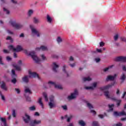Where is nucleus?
<instances>
[{
    "instance_id": "f257e3e1",
    "label": "nucleus",
    "mask_w": 126,
    "mask_h": 126,
    "mask_svg": "<svg viewBox=\"0 0 126 126\" xmlns=\"http://www.w3.org/2000/svg\"><path fill=\"white\" fill-rule=\"evenodd\" d=\"M29 74L30 76H24L22 78V81L25 83H28L29 82V77L30 78H38L40 79V77L38 74L36 73L35 72H33L31 70L29 71Z\"/></svg>"
},
{
    "instance_id": "f03ea898",
    "label": "nucleus",
    "mask_w": 126,
    "mask_h": 126,
    "mask_svg": "<svg viewBox=\"0 0 126 126\" xmlns=\"http://www.w3.org/2000/svg\"><path fill=\"white\" fill-rule=\"evenodd\" d=\"M30 27L31 29L32 36V37H35V36H36V37H38V38L41 37V35H42V33H41V32L37 30V29H36L34 26L32 25H31Z\"/></svg>"
},
{
    "instance_id": "7ed1b4c3",
    "label": "nucleus",
    "mask_w": 126,
    "mask_h": 126,
    "mask_svg": "<svg viewBox=\"0 0 126 126\" xmlns=\"http://www.w3.org/2000/svg\"><path fill=\"white\" fill-rule=\"evenodd\" d=\"M10 25H12L13 27H14L17 30H19L20 29H22L24 27V25L21 24H17L16 23V21L15 20H11L9 22Z\"/></svg>"
},
{
    "instance_id": "20e7f679",
    "label": "nucleus",
    "mask_w": 126,
    "mask_h": 126,
    "mask_svg": "<svg viewBox=\"0 0 126 126\" xmlns=\"http://www.w3.org/2000/svg\"><path fill=\"white\" fill-rule=\"evenodd\" d=\"M49 106L50 109H53V108H56L57 107V103H56V100H55V96L51 95L49 98Z\"/></svg>"
},
{
    "instance_id": "39448f33",
    "label": "nucleus",
    "mask_w": 126,
    "mask_h": 126,
    "mask_svg": "<svg viewBox=\"0 0 126 126\" xmlns=\"http://www.w3.org/2000/svg\"><path fill=\"white\" fill-rule=\"evenodd\" d=\"M8 48L10 51H12V52H20L23 50V48H22V46L20 45H18L16 47V48H14L13 45H9L8 47Z\"/></svg>"
},
{
    "instance_id": "423d86ee",
    "label": "nucleus",
    "mask_w": 126,
    "mask_h": 126,
    "mask_svg": "<svg viewBox=\"0 0 126 126\" xmlns=\"http://www.w3.org/2000/svg\"><path fill=\"white\" fill-rule=\"evenodd\" d=\"M104 95L106 98L108 99H110L112 101H118L117 98L112 95V94H110V92L108 91L104 92Z\"/></svg>"
},
{
    "instance_id": "0eeeda50",
    "label": "nucleus",
    "mask_w": 126,
    "mask_h": 126,
    "mask_svg": "<svg viewBox=\"0 0 126 126\" xmlns=\"http://www.w3.org/2000/svg\"><path fill=\"white\" fill-rule=\"evenodd\" d=\"M78 96V91L75 89L74 92L71 93V94L68 96L67 98L68 100H73V99H75Z\"/></svg>"
},
{
    "instance_id": "6e6552de",
    "label": "nucleus",
    "mask_w": 126,
    "mask_h": 126,
    "mask_svg": "<svg viewBox=\"0 0 126 126\" xmlns=\"http://www.w3.org/2000/svg\"><path fill=\"white\" fill-rule=\"evenodd\" d=\"M48 85L50 86H54L56 89H63V86L61 85L57 84L56 82L50 81L48 82Z\"/></svg>"
},
{
    "instance_id": "1a4fd4ad",
    "label": "nucleus",
    "mask_w": 126,
    "mask_h": 126,
    "mask_svg": "<svg viewBox=\"0 0 126 126\" xmlns=\"http://www.w3.org/2000/svg\"><path fill=\"white\" fill-rule=\"evenodd\" d=\"M97 85H98V82H96L92 84V86H85L84 88L86 90H94V89L97 87Z\"/></svg>"
},
{
    "instance_id": "9d476101",
    "label": "nucleus",
    "mask_w": 126,
    "mask_h": 126,
    "mask_svg": "<svg viewBox=\"0 0 126 126\" xmlns=\"http://www.w3.org/2000/svg\"><path fill=\"white\" fill-rule=\"evenodd\" d=\"M116 82H114L112 83L111 84H109L105 86L100 88V90H102V91H105V90H108L110 89V88H112V87H113V86H114Z\"/></svg>"
},
{
    "instance_id": "9b49d317",
    "label": "nucleus",
    "mask_w": 126,
    "mask_h": 126,
    "mask_svg": "<svg viewBox=\"0 0 126 126\" xmlns=\"http://www.w3.org/2000/svg\"><path fill=\"white\" fill-rule=\"evenodd\" d=\"M18 65L16 64V63H13L12 66H13V67L16 68L17 70H21V68L20 67V65H21V64H22V61L21 60L19 61L18 62Z\"/></svg>"
},
{
    "instance_id": "f8f14e48",
    "label": "nucleus",
    "mask_w": 126,
    "mask_h": 126,
    "mask_svg": "<svg viewBox=\"0 0 126 126\" xmlns=\"http://www.w3.org/2000/svg\"><path fill=\"white\" fill-rule=\"evenodd\" d=\"M24 53L27 56H30L32 59L36 56V53H35L34 51H28L27 50H24Z\"/></svg>"
},
{
    "instance_id": "ddd939ff",
    "label": "nucleus",
    "mask_w": 126,
    "mask_h": 126,
    "mask_svg": "<svg viewBox=\"0 0 126 126\" xmlns=\"http://www.w3.org/2000/svg\"><path fill=\"white\" fill-rule=\"evenodd\" d=\"M23 120L26 124H28L30 122L31 118L29 115H28L27 113H25V116L23 117Z\"/></svg>"
},
{
    "instance_id": "4468645a",
    "label": "nucleus",
    "mask_w": 126,
    "mask_h": 126,
    "mask_svg": "<svg viewBox=\"0 0 126 126\" xmlns=\"http://www.w3.org/2000/svg\"><path fill=\"white\" fill-rule=\"evenodd\" d=\"M114 116L115 117H121V116H125L126 117V113L125 111H123L121 112L115 111L114 112Z\"/></svg>"
},
{
    "instance_id": "2eb2a0df",
    "label": "nucleus",
    "mask_w": 126,
    "mask_h": 126,
    "mask_svg": "<svg viewBox=\"0 0 126 126\" xmlns=\"http://www.w3.org/2000/svg\"><path fill=\"white\" fill-rule=\"evenodd\" d=\"M66 67H67V66H66V65H63L62 70L63 71V73L64 74V76H65L66 77H69V74H68V72H67L66 70Z\"/></svg>"
},
{
    "instance_id": "dca6fc26",
    "label": "nucleus",
    "mask_w": 126,
    "mask_h": 126,
    "mask_svg": "<svg viewBox=\"0 0 126 126\" xmlns=\"http://www.w3.org/2000/svg\"><path fill=\"white\" fill-rule=\"evenodd\" d=\"M118 76V75L117 74H114V75H108L107 76V78H106L105 80L106 81H113V80H115V79L116 77Z\"/></svg>"
},
{
    "instance_id": "f3484780",
    "label": "nucleus",
    "mask_w": 126,
    "mask_h": 126,
    "mask_svg": "<svg viewBox=\"0 0 126 126\" xmlns=\"http://www.w3.org/2000/svg\"><path fill=\"white\" fill-rule=\"evenodd\" d=\"M0 88L1 89H3V90H4L5 91H7V87H6V84H5V82H4L3 81H0Z\"/></svg>"
},
{
    "instance_id": "a211bd4d",
    "label": "nucleus",
    "mask_w": 126,
    "mask_h": 126,
    "mask_svg": "<svg viewBox=\"0 0 126 126\" xmlns=\"http://www.w3.org/2000/svg\"><path fill=\"white\" fill-rule=\"evenodd\" d=\"M12 77L13 79L11 80V82L15 84L16 83V79L14 77H16V75L15 74V71L13 69L12 70Z\"/></svg>"
},
{
    "instance_id": "6ab92c4d",
    "label": "nucleus",
    "mask_w": 126,
    "mask_h": 126,
    "mask_svg": "<svg viewBox=\"0 0 126 126\" xmlns=\"http://www.w3.org/2000/svg\"><path fill=\"white\" fill-rule=\"evenodd\" d=\"M52 67L53 70L55 72H57V69L60 67V64H59V63H58V62H54L52 64Z\"/></svg>"
},
{
    "instance_id": "aec40b11",
    "label": "nucleus",
    "mask_w": 126,
    "mask_h": 126,
    "mask_svg": "<svg viewBox=\"0 0 126 126\" xmlns=\"http://www.w3.org/2000/svg\"><path fill=\"white\" fill-rule=\"evenodd\" d=\"M30 123L35 126L37 125H41L42 123V121L40 120L35 119L32 121Z\"/></svg>"
},
{
    "instance_id": "412c9836",
    "label": "nucleus",
    "mask_w": 126,
    "mask_h": 126,
    "mask_svg": "<svg viewBox=\"0 0 126 126\" xmlns=\"http://www.w3.org/2000/svg\"><path fill=\"white\" fill-rule=\"evenodd\" d=\"M116 62H126V57L120 56L115 58Z\"/></svg>"
},
{
    "instance_id": "4be33fe9",
    "label": "nucleus",
    "mask_w": 126,
    "mask_h": 126,
    "mask_svg": "<svg viewBox=\"0 0 126 126\" xmlns=\"http://www.w3.org/2000/svg\"><path fill=\"white\" fill-rule=\"evenodd\" d=\"M35 50L36 51H48V47L46 46L42 45L40 47H37Z\"/></svg>"
},
{
    "instance_id": "5701e85b",
    "label": "nucleus",
    "mask_w": 126,
    "mask_h": 126,
    "mask_svg": "<svg viewBox=\"0 0 126 126\" xmlns=\"http://www.w3.org/2000/svg\"><path fill=\"white\" fill-rule=\"evenodd\" d=\"M0 121L1 122V126H7L5 118L0 117Z\"/></svg>"
},
{
    "instance_id": "b1692460",
    "label": "nucleus",
    "mask_w": 126,
    "mask_h": 126,
    "mask_svg": "<svg viewBox=\"0 0 126 126\" xmlns=\"http://www.w3.org/2000/svg\"><path fill=\"white\" fill-rule=\"evenodd\" d=\"M32 59L33 61H34V62L36 63H41V59H40L37 56V55L34 56Z\"/></svg>"
},
{
    "instance_id": "393cba45",
    "label": "nucleus",
    "mask_w": 126,
    "mask_h": 126,
    "mask_svg": "<svg viewBox=\"0 0 126 126\" xmlns=\"http://www.w3.org/2000/svg\"><path fill=\"white\" fill-rule=\"evenodd\" d=\"M78 124L80 126H86V123L82 120H79Z\"/></svg>"
},
{
    "instance_id": "a878e982",
    "label": "nucleus",
    "mask_w": 126,
    "mask_h": 126,
    "mask_svg": "<svg viewBox=\"0 0 126 126\" xmlns=\"http://www.w3.org/2000/svg\"><path fill=\"white\" fill-rule=\"evenodd\" d=\"M40 60L42 62H45V61H47V57L45 55V54H41L40 55Z\"/></svg>"
},
{
    "instance_id": "bb28decb",
    "label": "nucleus",
    "mask_w": 126,
    "mask_h": 126,
    "mask_svg": "<svg viewBox=\"0 0 126 126\" xmlns=\"http://www.w3.org/2000/svg\"><path fill=\"white\" fill-rule=\"evenodd\" d=\"M33 13H34V10H33L32 9L29 10L27 12V15H28V17H31V16H32V15L33 14Z\"/></svg>"
},
{
    "instance_id": "cd10ccee",
    "label": "nucleus",
    "mask_w": 126,
    "mask_h": 126,
    "mask_svg": "<svg viewBox=\"0 0 126 126\" xmlns=\"http://www.w3.org/2000/svg\"><path fill=\"white\" fill-rule=\"evenodd\" d=\"M38 103L41 108L44 109V103H43V101H42V98L40 97L38 99Z\"/></svg>"
},
{
    "instance_id": "c85d7f7f",
    "label": "nucleus",
    "mask_w": 126,
    "mask_h": 126,
    "mask_svg": "<svg viewBox=\"0 0 126 126\" xmlns=\"http://www.w3.org/2000/svg\"><path fill=\"white\" fill-rule=\"evenodd\" d=\"M25 93H29V94H31V93H32V92H31V90L29 89V87L27 86L25 87Z\"/></svg>"
},
{
    "instance_id": "c756f323",
    "label": "nucleus",
    "mask_w": 126,
    "mask_h": 126,
    "mask_svg": "<svg viewBox=\"0 0 126 126\" xmlns=\"http://www.w3.org/2000/svg\"><path fill=\"white\" fill-rule=\"evenodd\" d=\"M33 22L34 24H38V23H40V20L36 17H33Z\"/></svg>"
},
{
    "instance_id": "7c9ffc66",
    "label": "nucleus",
    "mask_w": 126,
    "mask_h": 126,
    "mask_svg": "<svg viewBox=\"0 0 126 126\" xmlns=\"http://www.w3.org/2000/svg\"><path fill=\"white\" fill-rule=\"evenodd\" d=\"M92 80V78H90V77H84L83 78V81L86 82V81H91Z\"/></svg>"
},
{
    "instance_id": "2f4dec72",
    "label": "nucleus",
    "mask_w": 126,
    "mask_h": 126,
    "mask_svg": "<svg viewBox=\"0 0 126 126\" xmlns=\"http://www.w3.org/2000/svg\"><path fill=\"white\" fill-rule=\"evenodd\" d=\"M56 41L58 44H61L63 42V39L61 36H58L56 39Z\"/></svg>"
},
{
    "instance_id": "473e14b6",
    "label": "nucleus",
    "mask_w": 126,
    "mask_h": 126,
    "mask_svg": "<svg viewBox=\"0 0 126 126\" xmlns=\"http://www.w3.org/2000/svg\"><path fill=\"white\" fill-rule=\"evenodd\" d=\"M3 10L4 11V12H5V13H6V14H10V11H9V10H8V9L4 7L3 8Z\"/></svg>"
},
{
    "instance_id": "72a5a7b5",
    "label": "nucleus",
    "mask_w": 126,
    "mask_h": 126,
    "mask_svg": "<svg viewBox=\"0 0 126 126\" xmlns=\"http://www.w3.org/2000/svg\"><path fill=\"white\" fill-rule=\"evenodd\" d=\"M0 96L2 101H5V96H4V95L2 94V93L1 92V91H0Z\"/></svg>"
},
{
    "instance_id": "f704fd0d",
    "label": "nucleus",
    "mask_w": 126,
    "mask_h": 126,
    "mask_svg": "<svg viewBox=\"0 0 126 126\" xmlns=\"http://www.w3.org/2000/svg\"><path fill=\"white\" fill-rule=\"evenodd\" d=\"M120 79H121L122 82H124L125 81V79H126V75L124 73H123L121 75Z\"/></svg>"
},
{
    "instance_id": "c9c22d12",
    "label": "nucleus",
    "mask_w": 126,
    "mask_h": 126,
    "mask_svg": "<svg viewBox=\"0 0 126 126\" xmlns=\"http://www.w3.org/2000/svg\"><path fill=\"white\" fill-rule=\"evenodd\" d=\"M113 66H114V65H111L108 66V67L104 68L103 69V71H104V72H106V71H108L109 69H111V68H112Z\"/></svg>"
},
{
    "instance_id": "e433bc0d",
    "label": "nucleus",
    "mask_w": 126,
    "mask_h": 126,
    "mask_svg": "<svg viewBox=\"0 0 126 126\" xmlns=\"http://www.w3.org/2000/svg\"><path fill=\"white\" fill-rule=\"evenodd\" d=\"M43 97H44L46 102H48V101H49V99L48 98V95H47L46 93H43Z\"/></svg>"
},
{
    "instance_id": "4c0bfd02",
    "label": "nucleus",
    "mask_w": 126,
    "mask_h": 126,
    "mask_svg": "<svg viewBox=\"0 0 126 126\" xmlns=\"http://www.w3.org/2000/svg\"><path fill=\"white\" fill-rule=\"evenodd\" d=\"M12 115L13 117V118L16 117V111L14 109H13L12 110Z\"/></svg>"
},
{
    "instance_id": "58836bf2",
    "label": "nucleus",
    "mask_w": 126,
    "mask_h": 126,
    "mask_svg": "<svg viewBox=\"0 0 126 126\" xmlns=\"http://www.w3.org/2000/svg\"><path fill=\"white\" fill-rule=\"evenodd\" d=\"M47 20L48 22H49V23H52V18H51V17H50L49 15H47Z\"/></svg>"
},
{
    "instance_id": "ea45409f",
    "label": "nucleus",
    "mask_w": 126,
    "mask_h": 126,
    "mask_svg": "<svg viewBox=\"0 0 126 126\" xmlns=\"http://www.w3.org/2000/svg\"><path fill=\"white\" fill-rule=\"evenodd\" d=\"M29 110L30 111H35V110H36V107H35V106H31L29 107Z\"/></svg>"
},
{
    "instance_id": "a19ab883",
    "label": "nucleus",
    "mask_w": 126,
    "mask_h": 126,
    "mask_svg": "<svg viewBox=\"0 0 126 126\" xmlns=\"http://www.w3.org/2000/svg\"><path fill=\"white\" fill-rule=\"evenodd\" d=\"M126 91H124V93H123V94H122V99H125V100H126Z\"/></svg>"
},
{
    "instance_id": "79ce46f5",
    "label": "nucleus",
    "mask_w": 126,
    "mask_h": 126,
    "mask_svg": "<svg viewBox=\"0 0 126 126\" xmlns=\"http://www.w3.org/2000/svg\"><path fill=\"white\" fill-rule=\"evenodd\" d=\"M92 126H99V123L96 121L93 122V124H92Z\"/></svg>"
},
{
    "instance_id": "37998d69",
    "label": "nucleus",
    "mask_w": 126,
    "mask_h": 126,
    "mask_svg": "<svg viewBox=\"0 0 126 126\" xmlns=\"http://www.w3.org/2000/svg\"><path fill=\"white\" fill-rule=\"evenodd\" d=\"M114 104L109 105V111H113V110L114 109Z\"/></svg>"
},
{
    "instance_id": "c03bdc74",
    "label": "nucleus",
    "mask_w": 126,
    "mask_h": 126,
    "mask_svg": "<svg viewBox=\"0 0 126 126\" xmlns=\"http://www.w3.org/2000/svg\"><path fill=\"white\" fill-rule=\"evenodd\" d=\"M51 57L53 59H59V56H58L57 54H52L51 55Z\"/></svg>"
},
{
    "instance_id": "a18cd8bd",
    "label": "nucleus",
    "mask_w": 126,
    "mask_h": 126,
    "mask_svg": "<svg viewBox=\"0 0 126 126\" xmlns=\"http://www.w3.org/2000/svg\"><path fill=\"white\" fill-rule=\"evenodd\" d=\"M114 41H118V39H119V34H116L114 36Z\"/></svg>"
},
{
    "instance_id": "49530a36",
    "label": "nucleus",
    "mask_w": 126,
    "mask_h": 126,
    "mask_svg": "<svg viewBox=\"0 0 126 126\" xmlns=\"http://www.w3.org/2000/svg\"><path fill=\"white\" fill-rule=\"evenodd\" d=\"M116 94L118 95V96H120V95H121V91H120V89H117Z\"/></svg>"
},
{
    "instance_id": "de8ad7c7",
    "label": "nucleus",
    "mask_w": 126,
    "mask_h": 126,
    "mask_svg": "<svg viewBox=\"0 0 126 126\" xmlns=\"http://www.w3.org/2000/svg\"><path fill=\"white\" fill-rule=\"evenodd\" d=\"M0 64H1L2 65H3L4 63L2 62V57L0 56Z\"/></svg>"
},
{
    "instance_id": "09e8293b",
    "label": "nucleus",
    "mask_w": 126,
    "mask_h": 126,
    "mask_svg": "<svg viewBox=\"0 0 126 126\" xmlns=\"http://www.w3.org/2000/svg\"><path fill=\"white\" fill-rule=\"evenodd\" d=\"M87 106H88V108H89V109H93V106L91 104L88 103Z\"/></svg>"
},
{
    "instance_id": "8fccbe9b",
    "label": "nucleus",
    "mask_w": 126,
    "mask_h": 126,
    "mask_svg": "<svg viewBox=\"0 0 126 126\" xmlns=\"http://www.w3.org/2000/svg\"><path fill=\"white\" fill-rule=\"evenodd\" d=\"M72 119V116L70 115V116H69L67 119V122H70V120H71Z\"/></svg>"
},
{
    "instance_id": "3c124183",
    "label": "nucleus",
    "mask_w": 126,
    "mask_h": 126,
    "mask_svg": "<svg viewBox=\"0 0 126 126\" xmlns=\"http://www.w3.org/2000/svg\"><path fill=\"white\" fill-rule=\"evenodd\" d=\"M62 108L63 109V110H64L65 111H66V110H67V107L66 106V105H63L62 106Z\"/></svg>"
},
{
    "instance_id": "603ef678",
    "label": "nucleus",
    "mask_w": 126,
    "mask_h": 126,
    "mask_svg": "<svg viewBox=\"0 0 126 126\" xmlns=\"http://www.w3.org/2000/svg\"><path fill=\"white\" fill-rule=\"evenodd\" d=\"M6 40H9V41H11V42H12V38H11V36H7L6 38Z\"/></svg>"
},
{
    "instance_id": "864d4df0",
    "label": "nucleus",
    "mask_w": 126,
    "mask_h": 126,
    "mask_svg": "<svg viewBox=\"0 0 126 126\" xmlns=\"http://www.w3.org/2000/svg\"><path fill=\"white\" fill-rule=\"evenodd\" d=\"M69 62H73V61H74V59L73 58V57H72V56H70L69 58Z\"/></svg>"
},
{
    "instance_id": "5fc2aeb1",
    "label": "nucleus",
    "mask_w": 126,
    "mask_h": 126,
    "mask_svg": "<svg viewBox=\"0 0 126 126\" xmlns=\"http://www.w3.org/2000/svg\"><path fill=\"white\" fill-rule=\"evenodd\" d=\"M98 118H99L100 119H103L104 118V115H102V114H99L98 115Z\"/></svg>"
},
{
    "instance_id": "6e6d98bb",
    "label": "nucleus",
    "mask_w": 126,
    "mask_h": 126,
    "mask_svg": "<svg viewBox=\"0 0 126 126\" xmlns=\"http://www.w3.org/2000/svg\"><path fill=\"white\" fill-rule=\"evenodd\" d=\"M6 60L8 61V62H10V61H11V58H10L9 56H7L6 57Z\"/></svg>"
},
{
    "instance_id": "4d7b16f0",
    "label": "nucleus",
    "mask_w": 126,
    "mask_h": 126,
    "mask_svg": "<svg viewBox=\"0 0 126 126\" xmlns=\"http://www.w3.org/2000/svg\"><path fill=\"white\" fill-rule=\"evenodd\" d=\"M91 113H92V114H93V115H96V111L94 110H91Z\"/></svg>"
},
{
    "instance_id": "13d9d810",
    "label": "nucleus",
    "mask_w": 126,
    "mask_h": 126,
    "mask_svg": "<svg viewBox=\"0 0 126 126\" xmlns=\"http://www.w3.org/2000/svg\"><path fill=\"white\" fill-rule=\"evenodd\" d=\"M3 51L4 54H8V53H9V51L5 49H4Z\"/></svg>"
},
{
    "instance_id": "bf43d9fd",
    "label": "nucleus",
    "mask_w": 126,
    "mask_h": 126,
    "mask_svg": "<svg viewBox=\"0 0 126 126\" xmlns=\"http://www.w3.org/2000/svg\"><path fill=\"white\" fill-rule=\"evenodd\" d=\"M99 45H100V47H103L105 45V43H104V42H100Z\"/></svg>"
},
{
    "instance_id": "052dcab7",
    "label": "nucleus",
    "mask_w": 126,
    "mask_h": 126,
    "mask_svg": "<svg viewBox=\"0 0 126 126\" xmlns=\"http://www.w3.org/2000/svg\"><path fill=\"white\" fill-rule=\"evenodd\" d=\"M11 2L12 3H14V4H16V3H17V1L16 0H11Z\"/></svg>"
},
{
    "instance_id": "680f3d73",
    "label": "nucleus",
    "mask_w": 126,
    "mask_h": 126,
    "mask_svg": "<svg viewBox=\"0 0 126 126\" xmlns=\"http://www.w3.org/2000/svg\"><path fill=\"white\" fill-rule=\"evenodd\" d=\"M117 106H120V104H121V102H122V100H117Z\"/></svg>"
},
{
    "instance_id": "e2e57ef3",
    "label": "nucleus",
    "mask_w": 126,
    "mask_h": 126,
    "mask_svg": "<svg viewBox=\"0 0 126 126\" xmlns=\"http://www.w3.org/2000/svg\"><path fill=\"white\" fill-rule=\"evenodd\" d=\"M15 91H16L18 94H19L20 93V90H19V89H15Z\"/></svg>"
},
{
    "instance_id": "0e129e2a",
    "label": "nucleus",
    "mask_w": 126,
    "mask_h": 126,
    "mask_svg": "<svg viewBox=\"0 0 126 126\" xmlns=\"http://www.w3.org/2000/svg\"><path fill=\"white\" fill-rule=\"evenodd\" d=\"M70 66H71V67H74L75 66V63H73L72 64H69Z\"/></svg>"
},
{
    "instance_id": "69168bd1",
    "label": "nucleus",
    "mask_w": 126,
    "mask_h": 126,
    "mask_svg": "<svg viewBox=\"0 0 126 126\" xmlns=\"http://www.w3.org/2000/svg\"><path fill=\"white\" fill-rule=\"evenodd\" d=\"M116 126H123V124L121 123H118L116 125Z\"/></svg>"
},
{
    "instance_id": "338daca9",
    "label": "nucleus",
    "mask_w": 126,
    "mask_h": 126,
    "mask_svg": "<svg viewBox=\"0 0 126 126\" xmlns=\"http://www.w3.org/2000/svg\"><path fill=\"white\" fill-rule=\"evenodd\" d=\"M95 61L96 63H99L100 62V58H95Z\"/></svg>"
},
{
    "instance_id": "774afa93",
    "label": "nucleus",
    "mask_w": 126,
    "mask_h": 126,
    "mask_svg": "<svg viewBox=\"0 0 126 126\" xmlns=\"http://www.w3.org/2000/svg\"><path fill=\"white\" fill-rule=\"evenodd\" d=\"M19 37H20V38H24V33H21V34L19 35Z\"/></svg>"
}]
</instances>
